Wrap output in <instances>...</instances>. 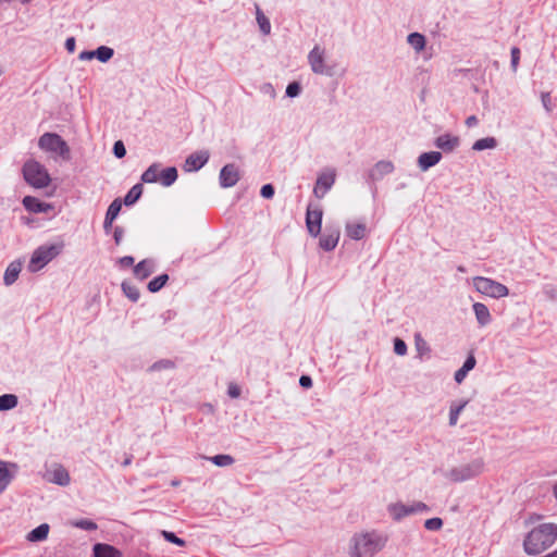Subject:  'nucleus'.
<instances>
[{
	"instance_id": "obj_37",
	"label": "nucleus",
	"mask_w": 557,
	"mask_h": 557,
	"mask_svg": "<svg viewBox=\"0 0 557 557\" xmlns=\"http://www.w3.org/2000/svg\"><path fill=\"white\" fill-rule=\"evenodd\" d=\"M414 346L419 358H422L424 355H428L431 351L429 344L420 333L414 335Z\"/></svg>"
},
{
	"instance_id": "obj_22",
	"label": "nucleus",
	"mask_w": 557,
	"mask_h": 557,
	"mask_svg": "<svg viewBox=\"0 0 557 557\" xmlns=\"http://www.w3.org/2000/svg\"><path fill=\"white\" fill-rule=\"evenodd\" d=\"M473 311L475 319L480 326H485L492 321V317L488 308L482 302L473 304Z\"/></svg>"
},
{
	"instance_id": "obj_58",
	"label": "nucleus",
	"mask_w": 557,
	"mask_h": 557,
	"mask_svg": "<svg viewBox=\"0 0 557 557\" xmlns=\"http://www.w3.org/2000/svg\"><path fill=\"white\" fill-rule=\"evenodd\" d=\"M261 91L264 92V94H268L271 96V98H274L275 97V90H274V87L271 85V84H264L262 87H261Z\"/></svg>"
},
{
	"instance_id": "obj_19",
	"label": "nucleus",
	"mask_w": 557,
	"mask_h": 557,
	"mask_svg": "<svg viewBox=\"0 0 557 557\" xmlns=\"http://www.w3.org/2000/svg\"><path fill=\"white\" fill-rule=\"evenodd\" d=\"M121 209H122V200L120 198L114 199L111 202V205L109 206L107 213H106L104 222H103V228H104L106 233L110 232V230L112 227V223L119 215Z\"/></svg>"
},
{
	"instance_id": "obj_51",
	"label": "nucleus",
	"mask_w": 557,
	"mask_h": 557,
	"mask_svg": "<svg viewBox=\"0 0 557 557\" xmlns=\"http://www.w3.org/2000/svg\"><path fill=\"white\" fill-rule=\"evenodd\" d=\"M260 195L265 198L270 199L274 196V187L271 184H265L261 187Z\"/></svg>"
},
{
	"instance_id": "obj_6",
	"label": "nucleus",
	"mask_w": 557,
	"mask_h": 557,
	"mask_svg": "<svg viewBox=\"0 0 557 557\" xmlns=\"http://www.w3.org/2000/svg\"><path fill=\"white\" fill-rule=\"evenodd\" d=\"M38 146L45 151L58 153L64 160H69L71 158L69 145L55 133H45L41 135L38 140Z\"/></svg>"
},
{
	"instance_id": "obj_40",
	"label": "nucleus",
	"mask_w": 557,
	"mask_h": 557,
	"mask_svg": "<svg viewBox=\"0 0 557 557\" xmlns=\"http://www.w3.org/2000/svg\"><path fill=\"white\" fill-rule=\"evenodd\" d=\"M169 281L168 274H161L148 283V290L151 293L159 292Z\"/></svg>"
},
{
	"instance_id": "obj_41",
	"label": "nucleus",
	"mask_w": 557,
	"mask_h": 557,
	"mask_svg": "<svg viewBox=\"0 0 557 557\" xmlns=\"http://www.w3.org/2000/svg\"><path fill=\"white\" fill-rule=\"evenodd\" d=\"M210 460L218 467H227L234 462V458L231 455H215Z\"/></svg>"
},
{
	"instance_id": "obj_50",
	"label": "nucleus",
	"mask_w": 557,
	"mask_h": 557,
	"mask_svg": "<svg viewBox=\"0 0 557 557\" xmlns=\"http://www.w3.org/2000/svg\"><path fill=\"white\" fill-rule=\"evenodd\" d=\"M519 60H520V49L518 47H512L511 48V69L513 72L517 71Z\"/></svg>"
},
{
	"instance_id": "obj_3",
	"label": "nucleus",
	"mask_w": 557,
	"mask_h": 557,
	"mask_svg": "<svg viewBox=\"0 0 557 557\" xmlns=\"http://www.w3.org/2000/svg\"><path fill=\"white\" fill-rule=\"evenodd\" d=\"M485 462L483 458H475L467 463H461L451 468L446 476L453 482H465L479 476L484 471Z\"/></svg>"
},
{
	"instance_id": "obj_27",
	"label": "nucleus",
	"mask_w": 557,
	"mask_h": 557,
	"mask_svg": "<svg viewBox=\"0 0 557 557\" xmlns=\"http://www.w3.org/2000/svg\"><path fill=\"white\" fill-rule=\"evenodd\" d=\"M49 529H50V527H49L48 523H41L40 525H38L34 530H32L27 534L26 539L29 542H40V541H44L48 536Z\"/></svg>"
},
{
	"instance_id": "obj_1",
	"label": "nucleus",
	"mask_w": 557,
	"mask_h": 557,
	"mask_svg": "<svg viewBox=\"0 0 557 557\" xmlns=\"http://www.w3.org/2000/svg\"><path fill=\"white\" fill-rule=\"evenodd\" d=\"M557 540V524L543 523L532 529L524 539V550L529 555H537L550 547Z\"/></svg>"
},
{
	"instance_id": "obj_12",
	"label": "nucleus",
	"mask_w": 557,
	"mask_h": 557,
	"mask_svg": "<svg viewBox=\"0 0 557 557\" xmlns=\"http://www.w3.org/2000/svg\"><path fill=\"white\" fill-rule=\"evenodd\" d=\"M341 231L338 227H326L324 233L320 236L319 246L324 251L335 249L338 244Z\"/></svg>"
},
{
	"instance_id": "obj_23",
	"label": "nucleus",
	"mask_w": 557,
	"mask_h": 557,
	"mask_svg": "<svg viewBox=\"0 0 557 557\" xmlns=\"http://www.w3.org/2000/svg\"><path fill=\"white\" fill-rule=\"evenodd\" d=\"M476 360L474 356L471 354L468 356L462 367L455 372L454 379L460 384L465 381L467 374L475 367Z\"/></svg>"
},
{
	"instance_id": "obj_29",
	"label": "nucleus",
	"mask_w": 557,
	"mask_h": 557,
	"mask_svg": "<svg viewBox=\"0 0 557 557\" xmlns=\"http://www.w3.org/2000/svg\"><path fill=\"white\" fill-rule=\"evenodd\" d=\"M160 175V164L152 163L143 174L141 181L147 184L157 183Z\"/></svg>"
},
{
	"instance_id": "obj_64",
	"label": "nucleus",
	"mask_w": 557,
	"mask_h": 557,
	"mask_svg": "<svg viewBox=\"0 0 557 557\" xmlns=\"http://www.w3.org/2000/svg\"><path fill=\"white\" fill-rule=\"evenodd\" d=\"M554 495L557 498V485L554 487Z\"/></svg>"
},
{
	"instance_id": "obj_60",
	"label": "nucleus",
	"mask_w": 557,
	"mask_h": 557,
	"mask_svg": "<svg viewBox=\"0 0 557 557\" xmlns=\"http://www.w3.org/2000/svg\"><path fill=\"white\" fill-rule=\"evenodd\" d=\"M479 123V120L475 115H470L466 119V125L468 127H473Z\"/></svg>"
},
{
	"instance_id": "obj_57",
	"label": "nucleus",
	"mask_w": 557,
	"mask_h": 557,
	"mask_svg": "<svg viewBox=\"0 0 557 557\" xmlns=\"http://www.w3.org/2000/svg\"><path fill=\"white\" fill-rule=\"evenodd\" d=\"M227 394L230 397L232 398H237L239 395H240V389L238 386L236 385H230L228 386V391H227Z\"/></svg>"
},
{
	"instance_id": "obj_10",
	"label": "nucleus",
	"mask_w": 557,
	"mask_h": 557,
	"mask_svg": "<svg viewBox=\"0 0 557 557\" xmlns=\"http://www.w3.org/2000/svg\"><path fill=\"white\" fill-rule=\"evenodd\" d=\"M335 183V172L327 171L321 173L315 182L313 193L318 198H322L332 188Z\"/></svg>"
},
{
	"instance_id": "obj_46",
	"label": "nucleus",
	"mask_w": 557,
	"mask_h": 557,
	"mask_svg": "<svg viewBox=\"0 0 557 557\" xmlns=\"http://www.w3.org/2000/svg\"><path fill=\"white\" fill-rule=\"evenodd\" d=\"M301 91L300 84L298 82L289 83L286 87V96L290 98H295L299 96Z\"/></svg>"
},
{
	"instance_id": "obj_16",
	"label": "nucleus",
	"mask_w": 557,
	"mask_h": 557,
	"mask_svg": "<svg viewBox=\"0 0 557 557\" xmlns=\"http://www.w3.org/2000/svg\"><path fill=\"white\" fill-rule=\"evenodd\" d=\"M394 171V164L391 161H379L369 172L371 181H381L385 175Z\"/></svg>"
},
{
	"instance_id": "obj_9",
	"label": "nucleus",
	"mask_w": 557,
	"mask_h": 557,
	"mask_svg": "<svg viewBox=\"0 0 557 557\" xmlns=\"http://www.w3.org/2000/svg\"><path fill=\"white\" fill-rule=\"evenodd\" d=\"M322 215L323 212L319 207H308L306 213V225L308 233L313 237H317L321 233Z\"/></svg>"
},
{
	"instance_id": "obj_34",
	"label": "nucleus",
	"mask_w": 557,
	"mask_h": 557,
	"mask_svg": "<svg viewBox=\"0 0 557 557\" xmlns=\"http://www.w3.org/2000/svg\"><path fill=\"white\" fill-rule=\"evenodd\" d=\"M407 41L417 52L422 51L425 47V37L420 33L409 34Z\"/></svg>"
},
{
	"instance_id": "obj_63",
	"label": "nucleus",
	"mask_w": 557,
	"mask_h": 557,
	"mask_svg": "<svg viewBox=\"0 0 557 557\" xmlns=\"http://www.w3.org/2000/svg\"><path fill=\"white\" fill-rule=\"evenodd\" d=\"M457 269H458L459 272H466V269L462 265H459Z\"/></svg>"
},
{
	"instance_id": "obj_15",
	"label": "nucleus",
	"mask_w": 557,
	"mask_h": 557,
	"mask_svg": "<svg viewBox=\"0 0 557 557\" xmlns=\"http://www.w3.org/2000/svg\"><path fill=\"white\" fill-rule=\"evenodd\" d=\"M239 181V173L235 164H226L220 171V185L224 188L233 187Z\"/></svg>"
},
{
	"instance_id": "obj_24",
	"label": "nucleus",
	"mask_w": 557,
	"mask_h": 557,
	"mask_svg": "<svg viewBox=\"0 0 557 557\" xmlns=\"http://www.w3.org/2000/svg\"><path fill=\"white\" fill-rule=\"evenodd\" d=\"M22 270V263L20 261H13L11 262L3 276V282L7 286L12 285L18 277V274Z\"/></svg>"
},
{
	"instance_id": "obj_35",
	"label": "nucleus",
	"mask_w": 557,
	"mask_h": 557,
	"mask_svg": "<svg viewBox=\"0 0 557 557\" xmlns=\"http://www.w3.org/2000/svg\"><path fill=\"white\" fill-rule=\"evenodd\" d=\"M17 396L13 394H3L0 396V411H7L17 406Z\"/></svg>"
},
{
	"instance_id": "obj_38",
	"label": "nucleus",
	"mask_w": 557,
	"mask_h": 557,
	"mask_svg": "<svg viewBox=\"0 0 557 557\" xmlns=\"http://www.w3.org/2000/svg\"><path fill=\"white\" fill-rule=\"evenodd\" d=\"M122 290L125 294V296L132 301H137L140 297L139 289L129 282L122 283Z\"/></svg>"
},
{
	"instance_id": "obj_62",
	"label": "nucleus",
	"mask_w": 557,
	"mask_h": 557,
	"mask_svg": "<svg viewBox=\"0 0 557 557\" xmlns=\"http://www.w3.org/2000/svg\"><path fill=\"white\" fill-rule=\"evenodd\" d=\"M545 557H557V549H555L554 552L547 554Z\"/></svg>"
},
{
	"instance_id": "obj_52",
	"label": "nucleus",
	"mask_w": 557,
	"mask_h": 557,
	"mask_svg": "<svg viewBox=\"0 0 557 557\" xmlns=\"http://www.w3.org/2000/svg\"><path fill=\"white\" fill-rule=\"evenodd\" d=\"M124 235V230L121 226H116L113 232V238L116 245H120Z\"/></svg>"
},
{
	"instance_id": "obj_33",
	"label": "nucleus",
	"mask_w": 557,
	"mask_h": 557,
	"mask_svg": "<svg viewBox=\"0 0 557 557\" xmlns=\"http://www.w3.org/2000/svg\"><path fill=\"white\" fill-rule=\"evenodd\" d=\"M143 194V185L136 184L134 185L128 193L124 197V205L125 206H132L134 205L141 196Z\"/></svg>"
},
{
	"instance_id": "obj_2",
	"label": "nucleus",
	"mask_w": 557,
	"mask_h": 557,
	"mask_svg": "<svg viewBox=\"0 0 557 557\" xmlns=\"http://www.w3.org/2000/svg\"><path fill=\"white\" fill-rule=\"evenodd\" d=\"M386 536L372 531L355 534L351 539V557H373L383 549Z\"/></svg>"
},
{
	"instance_id": "obj_44",
	"label": "nucleus",
	"mask_w": 557,
	"mask_h": 557,
	"mask_svg": "<svg viewBox=\"0 0 557 557\" xmlns=\"http://www.w3.org/2000/svg\"><path fill=\"white\" fill-rule=\"evenodd\" d=\"M442 527L443 520L441 518H431L424 522V528L429 531H438Z\"/></svg>"
},
{
	"instance_id": "obj_31",
	"label": "nucleus",
	"mask_w": 557,
	"mask_h": 557,
	"mask_svg": "<svg viewBox=\"0 0 557 557\" xmlns=\"http://www.w3.org/2000/svg\"><path fill=\"white\" fill-rule=\"evenodd\" d=\"M256 20L259 25L260 32L263 35H269L271 33V23L269 18L261 11L259 5H256Z\"/></svg>"
},
{
	"instance_id": "obj_43",
	"label": "nucleus",
	"mask_w": 557,
	"mask_h": 557,
	"mask_svg": "<svg viewBox=\"0 0 557 557\" xmlns=\"http://www.w3.org/2000/svg\"><path fill=\"white\" fill-rule=\"evenodd\" d=\"M160 533H161L162 537L165 541H168V542H170L172 544H175L177 546H185L186 545V542L183 539L176 536L175 533H173V532H170V531H166V530H162Z\"/></svg>"
},
{
	"instance_id": "obj_54",
	"label": "nucleus",
	"mask_w": 557,
	"mask_h": 557,
	"mask_svg": "<svg viewBox=\"0 0 557 557\" xmlns=\"http://www.w3.org/2000/svg\"><path fill=\"white\" fill-rule=\"evenodd\" d=\"M299 384L304 388H310L312 386V379L309 375H301Z\"/></svg>"
},
{
	"instance_id": "obj_36",
	"label": "nucleus",
	"mask_w": 557,
	"mask_h": 557,
	"mask_svg": "<svg viewBox=\"0 0 557 557\" xmlns=\"http://www.w3.org/2000/svg\"><path fill=\"white\" fill-rule=\"evenodd\" d=\"M497 146V140L494 137H485L478 139L473 146L472 149L475 151H482L485 149H494Z\"/></svg>"
},
{
	"instance_id": "obj_30",
	"label": "nucleus",
	"mask_w": 557,
	"mask_h": 557,
	"mask_svg": "<svg viewBox=\"0 0 557 557\" xmlns=\"http://www.w3.org/2000/svg\"><path fill=\"white\" fill-rule=\"evenodd\" d=\"M469 400L465 399L460 401L459 404L453 403L449 407V425L455 426L458 422L459 414L465 409V407L468 405Z\"/></svg>"
},
{
	"instance_id": "obj_13",
	"label": "nucleus",
	"mask_w": 557,
	"mask_h": 557,
	"mask_svg": "<svg viewBox=\"0 0 557 557\" xmlns=\"http://www.w3.org/2000/svg\"><path fill=\"white\" fill-rule=\"evenodd\" d=\"M46 479L60 486H67L71 482L69 471L61 465H55L51 470H48Z\"/></svg>"
},
{
	"instance_id": "obj_55",
	"label": "nucleus",
	"mask_w": 557,
	"mask_h": 557,
	"mask_svg": "<svg viewBox=\"0 0 557 557\" xmlns=\"http://www.w3.org/2000/svg\"><path fill=\"white\" fill-rule=\"evenodd\" d=\"M75 47H76V41H75V38L74 37H69L66 40H65V49L72 53L75 51Z\"/></svg>"
},
{
	"instance_id": "obj_25",
	"label": "nucleus",
	"mask_w": 557,
	"mask_h": 557,
	"mask_svg": "<svg viewBox=\"0 0 557 557\" xmlns=\"http://www.w3.org/2000/svg\"><path fill=\"white\" fill-rule=\"evenodd\" d=\"M12 468H16L14 463H10ZM9 463L0 460V494L8 487L13 479V473L9 470Z\"/></svg>"
},
{
	"instance_id": "obj_17",
	"label": "nucleus",
	"mask_w": 557,
	"mask_h": 557,
	"mask_svg": "<svg viewBox=\"0 0 557 557\" xmlns=\"http://www.w3.org/2000/svg\"><path fill=\"white\" fill-rule=\"evenodd\" d=\"M23 206L26 210L34 213H46L52 209V206L47 202H42L36 197L26 196L23 199Z\"/></svg>"
},
{
	"instance_id": "obj_49",
	"label": "nucleus",
	"mask_w": 557,
	"mask_h": 557,
	"mask_svg": "<svg viewBox=\"0 0 557 557\" xmlns=\"http://www.w3.org/2000/svg\"><path fill=\"white\" fill-rule=\"evenodd\" d=\"M541 100L546 112L550 113L553 111V101L549 92H542Z\"/></svg>"
},
{
	"instance_id": "obj_4",
	"label": "nucleus",
	"mask_w": 557,
	"mask_h": 557,
	"mask_svg": "<svg viewBox=\"0 0 557 557\" xmlns=\"http://www.w3.org/2000/svg\"><path fill=\"white\" fill-rule=\"evenodd\" d=\"M63 244L44 245L38 247L30 258L28 270L37 272L61 253Z\"/></svg>"
},
{
	"instance_id": "obj_5",
	"label": "nucleus",
	"mask_w": 557,
	"mask_h": 557,
	"mask_svg": "<svg viewBox=\"0 0 557 557\" xmlns=\"http://www.w3.org/2000/svg\"><path fill=\"white\" fill-rule=\"evenodd\" d=\"M23 175L25 181L36 188L47 187L50 183V176L47 170L35 160H28L24 163Z\"/></svg>"
},
{
	"instance_id": "obj_26",
	"label": "nucleus",
	"mask_w": 557,
	"mask_h": 557,
	"mask_svg": "<svg viewBox=\"0 0 557 557\" xmlns=\"http://www.w3.org/2000/svg\"><path fill=\"white\" fill-rule=\"evenodd\" d=\"M367 227L364 223L346 224L347 236L355 240H360L366 236Z\"/></svg>"
},
{
	"instance_id": "obj_32",
	"label": "nucleus",
	"mask_w": 557,
	"mask_h": 557,
	"mask_svg": "<svg viewBox=\"0 0 557 557\" xmlns=\"http://www.w3.org/2000/svg\"><path fill=\"white\" fill-rule=\"evenodd\" d=\"M389 511L393 515L395 520H400L401 518L412 515V509L410 506L404 504H394L389 506Z\"/></svg>"
},
{
	"instance_id": "obj_8",
	"label": "nucleus",
	"mask_w": 557,
	"mask_h": 557,
	"mask_svg": "<svg viewBox=\"0 0 557 557\" xmlns=\"http://www.w3.org/2000/svg\"><path fill=\"white\" fill-rule=\"evenodd\" d=\"M324 49L319 46H314L308 54V63L311 71L318 75L333 76V66L325 63Z\"/></svg>"
},
{
	"instance_id": "obj_7",
	"label": "nucleus",
	"mask_w": 557,
	"mask_h": 557,
	"mask_svg": "<svg viewBox=\"0 0 557 557\" xmlns=\"http://www.w3.org/2000/svg\"><path fill=\"white\" fill-rule=\"evenodd\" d=\"M473 286L476 292L492 298H503L508 296L509 289L504 284L484 276L473 277Z\"/></svg>"
},
{
	"instance_id": "obj_45",
	"label": "nucleus",
	"mask_w": 557,
	"mask_h": 557,
	"mask_svg": "<svg viewBox=\"0 0 557 557\" xmlns=\"http://www.w3.org/2000/svg\"><path fill=\"white\" fill-rule=\"evenodd\" d=\"M173 368H174V362L172 360L162 359V360H159V361L154 362L150 367V370L151 371H159V370H162V369H173Z\"/></svg>"
},
{
	"instance_id": "obj_59",
	"label": "nucleus",
	"mask_w": 557,
	"mask_h": 557,
	"mask_svg": "<svg viewBox=\"0 0 557 557\" xmlns=\"http://www.w3.org/2000/svg\"><path fill=\"white\" fill-rule=\"evenodd\" d=\"M79 60H91L95 59V50L92 51H82L78 55Z\"/></svg>"
},
{
	"instance_id": "obj_21",
	"label": "nucleus",
	"mask_w": 557,
	"mask_h": 557,
	"mask_svg": "<svg viewBox=\"0 0 557 557\" xmlns=\"http://www.w3.org/2000/svg\"><path fill=\"white\" fill-rule=\"evenodd\" d=\"M154 271V262L150 259H145L140 262H138L134 267V274L139 280H145L149 275H151Z\"/></svg>"
},
{
	"instance_id": "obj_53",
	"label": "nucleus",
	"mask_w": 557,
	"mask_h": 557,
	"mask_svg": "<svg viewBox=\"0 0 557 557\" xmlns=\"http://www.w3.org/2000/svg\"><path fill=\"white\" fill-rule=\"evenodd\" d=\"M410 507L412 509V513H417V512H422V511L429 510V507L424 503H422V502H417L413 505H411Z\"/></svg>"
},
{
	"instance_id": "obj_18",
	"label": "nucleus",
	"mask_w": 557,
	"mask_h": 557,
	"mask_svg": "<svg viewBox=\"0 0 557 557\" xmlns=\"http://www.w3.org/2000/svg\"><path fill=\"white\" fill-rule=\"evenodd\" d=\"M442 159V152L429 151L423 152L418 158V166L422 171H428L430 168L436 165Z\"/></svg>"
},
{
	"instance_id": "obj_48",
	"label": "nucleus",
	"mask_w": 557,
	"mask_h": 557,
	"mask_svg": "<svg viewBox=\"0 0 557 557\" xmlns=\"http://www.w3.org/2000/svg\"><path fill=\"white\" fill-rule=\"evenodd\" d=\"M113 153L117 159H121L126 154V148H125L123 141L117 140L114 143Z\"/></svg>"
},
{
	"instance_id": "obj_61",
	"label": "nucleus",
	"mask_w": 557,
	"mask_h": 557,
	"mask_svg": "<svg viewBox=\"0 0 557 557\" xmlns=\"http://www.w3.org/2000/svg\"><path fill=\"white\" fill-rule=\"evenodd\" d=\"M545 294L549 297V298H555L556 294H555V290L554 289H545Z\"/></svg>"
},
{
	"instance_id": "obj_42",
	"label": "nucleus",
	"mask_w": 557,
	"mask_h": 557,
	"mask_svg": "<svg viewBox=\"0 0 557 557\" xmlns=\"http://www.w3.org/2000/svg\"><path fill=\"white\" fill-rule=\"evenodd\" d=\"M72 525L86 531H95L97 530V524L89 519H81L72 522Z\"/></svg>"
},
{
	"instance_id": "obj_47",
	"label": "nucleus",
	"mask_w": 557,
	"mask_h": 557,
	"mask_svg": "<svg viewBox=\"0 0 557 557\" xmlns=\"http://www.w3.org/2000/svg\"><path fill=\"white\" fill-rule=\"evenodd\" d=\"M394 351L398 356H405L407 354L406 343L403 339L396 337L394 339Z\"/></svg>"
},
{
	"instance_id": "obj_20",
	"label": "nucleus",
	"mask_w": 557,
	"mask_h": 557,
	"mask_svg": "<svg viewBox=\"0 0 557 557\" xmlns=\"http://www.w3.org/2000/svg\"><path fill=\"white\" fill-rule=\"evenodd\" d=\"M94 557H122V553L112 545L97 543L92 547Z\"/></svg>"
},
{
	"instance_id": "obj_56",
	"label": "nucleus",
	"mask_w": 557,
	"mask_h": 557,
	"mask_svg": "<svg viewBox=\"0 0 557 557\" xmlns=\"http://www.w3.org/2000/svg\"><path fill=\"white\" fill-rule=\"evenodd\" d=\"M134 258L132 256H125V257H122L120 260H119V263L122 265V267H132L134 264Z\"/></svg>"
},
{
	"instance_id": "obj_11",
	"label": "nucleus",
	"mask_w": 557,
	"mask_h": 557,
	"mask_svg": "<svg viewBox=\"0 0 557 557\" xmlns=\"http://www.w3.org/2000/svg\"><path fill=\"white\" fill-rule=\"evenodd\" d=\"M209 152L207 150H200L189 154L184 163V170L186 172H196L200 170L209 160Z\"/></svg>"
},
{
	"instance_id": "obj_28",
	"label": "nucleus",
	"mask_w": 557,
	"mask_h": 557,
	"mask_svg": "<svg viewBox=\"0 0 557 557\" xmlns=\"http://www.w3.org/2000/svg\"><path fill=\"white\" fill-rule=\"evenodd\" d=\"M177 180V170L174 166H169L160 172L159 181L165 187L171 186Z\"/></svg>"
},
{
	"instance_id": "obj_14",
	"label": "nucleus",
	"mask_w": 557,
	"mask_h": 557,
	"mask_svg": "<svg viewBox=\"0 0 557 557\" xmlns=\"http://www.w3.org/2000/svg\"><path fill=\"white\" fill-rule=\"evenodd\" d=\"M460 145V138L449 133L443 134L435 138L434 146L445 153H451Z\"/></svg>"
},
{
	"instance_id": "obj_39",
	"label": "nucleus",
	"mask_w": 557,
	"mask_h": 557,
	"mask_svg": "<svg viewBox=\"0 0 557 557\" xmlns=\"http://www.w3.org/2000/svg\"><path fill=\"white\" fill-rule=\"evenodd\" d=\"M114 54V50L107 46H100L95 50V58L102 63L108 62Z\"/></svg>"
}]
</instances>
